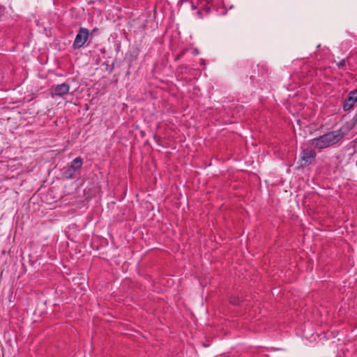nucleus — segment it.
Returning a JSON list of instances; mask_svg holds the SVG:
<instances>
[{"label": "nucleus", "mask_w": 357, "mask_h": 357, "mask_svg": "<svg viewBox=\"0 0 357 357\" xmlns=\"http://www.w3.org/2000/svg\"><path fill=\"white\" fill-rule=\"evenodd\" d=\"M343 137L344 133L340 130H337L312 139L310 141V144L314 148L324 149L336 144Z\"/></svg>", "instance_id": "f257e3e1"}, {"label": "nucleus", "mask_w": 357, "mask_h": 357, "mask_svg": "<svg viewBox=\"0 0 357 357\" xmlns=\"http://www.w3.org/2000/svg\"><path fill=\"white\" fill-rule=\"evenodd\" d=\"M89 36V30L86 28L81 27L75 36L73 43V47L75 49H79L84 47L85 43L88 40Z\"/></svg>", "instance_id": "f03ea898"}, {"label": "nucleus", "mask_w": 357, "mask_h": 357, "mask_svg": "<svg viewBox=\"0 0 357 357\" xmlns=\"http://www.w3.org/2000/svg\"><path fill=\"white\" fill-rule=\"evenodd\" d=\"M316 152L312 149H305L301 153V165H310L316 158Z\"/></svg>", "instance_id": "7ed1b4c3"}, {"label": "nucleus", "mask_w": 357, "mask_h": 357, "mask_svg": "<svg viewBox=\"0 0 357 357\" xmlns=\"http://www.w3.org/2000/svg\"><path fill=\"white\" fill-rule=\"evenodd\" d=\"M70 90V85L67 83H63L53 86L51 88L50 94L52 97L59 96L61 97L67 94Z\"/></svg>", "instance_id": "20e7f679"}, {"label": "nucleus", "mask_w": 357, "mask_h": 357, "mask_svg": "<svg viewBox=\"0 0 357 357\" xmlns=\"http://www.w3.org/2000/svg\"><path fill=\"white\" fill-rule=\"evenodd\" d=\"M356 101L357 97L355 95H353L352 92L350 91L342 105V108L344 111H350L354 107V104L356 102Z\"/></svg>", "instance_id": "39448f33"}, {"label": "nucleus", "mask_w": 357, "mask_h": 357, "mask_svg": "<svg viewBox=\"0 0 357 357\" xmlns=\"http://www.w3.org/2000/svg\"><path fill=\"white\" fill-rule=\"evenodd\" d=\"M82 165L83 159L81 157H77L71 162L70 167L77 172L81 169Z\"/></svg>", "instance_id": "423d86ee"}, {"label": "nucleus", "mask_w": 357, "mask_h": 357, "mask_svg": "<svg viewBox=\"0 0 357 357\" xmlns=\"http://www.w3.org/2000/svg\"><path fill=\"white\" fill-rule=\"evenodd\" d=\"M76 172H74L70 167H68L66 169L63 170L62 172V176L64 178L68 179L73 177Z\"/></svg>", "instance_id": "0eeeda50"}, {"label": "nucleus", "mask_w": 357, "mask_h": 357, "mask_svg": "<svg viewBox=\"0 0 357 357\" xmlns=\"http://www.w3.org/2000/svg\"><path fill=\"white\" fill-rule=\"evenodd\" d=\"M229 302L233 305H239L241 301L240 298L235 297V296H232L230 298Z\"/></svg>", "instance_id": "6e6552de"}, {"label": "nucleus", "mask_w": 357, "mask_h": 357, "mask_svg": "<svg viewBox=\"0 0 357 357\" xmlns=\"http://www.w3.org/2000/svg\"><path fill=\"white\" fill-rule=\"evenodd\" d=\"M346 61H347V59H342L341 61H340L339 62L337 63V66L339 68H344L345 65H346Z\"/></svg>", "instance_id": "1a4fd4ad"}, {"label": "nucleus", "mask_w": 357, "mask_h": 357, "mask_svg": "<svg viewBox=\"0 0 357 357\" xmlns=\"http://www.w3.org/2000/svg\"><path fill=\"white\" fill-rule=\"evenodd\" d=\"M196 15L198 18H202L203 17V11L202 10H198L196 13Z\"/></svg>", "instance_id": "9d476101"}, {"label": "nucleus", "mask_w": 357, "mask_h": 357, "mask_svg": "<svg viewBox=\"0 0 357 357\" xmlns=\"http://www.w3.org/2000/svg\"><path fill=\"white\" fill-rule=\"evenodd\" d=\"M210 10H211V9H210V8H209V7H206V8H204L202 10V11H203V13H205L208 14V13H210Z\"/></svg>", "instance_id": "9b49d317"}, {"label": "nucleus", "mask_w": 357, "mask_h": 357, "mask_svg": "<svg viewBox=\"0 0 357 357\" xmlns=\"http://www.w3.org/2000/svg\"><path fill=\"white\" fill-rule=\"evenodd\" d=\"M351 92L353 95H355L357 97V89L351 91Z\"/></svg>", "instance_id": "f8f14e48"}, {"label": "nucleus", "mask_w": 357, "mask_h": 357, "mask_svg": "<svg viewBox=\"0 0 357 357\" xmlns=\"http://www.w3.org/2000/svg\"><path fill=\"white\" fill-rule=\"evenodd\" d=\"M191 4H192V9L195 10L197 8V6L192 2L191 3Z\"/></svg>", "instance_id": "ddd939ff"}]
</instances>
